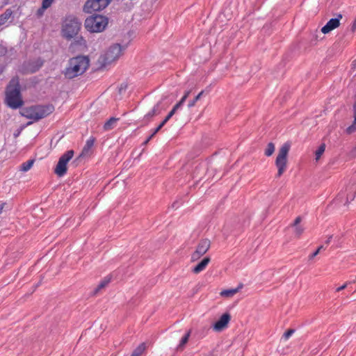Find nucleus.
Masks as SVG:
<instances>
[{
  "instance_id": "obj_29",
  "label": "nucleus",
  "mask_w": 356,
  "mask_h": 356,
  "mask_svg": "<svg viewBox=\"0 0 356 356\" xmlns=\"http://www.w3.org/2000/svg\"><path fill=\"white\" fill-rule=\"evenodd\" d=\"M53 1H54V0H42V8L38 10V12L42 13V10H44L47 9L49 7L51 6Z\"/></svg>"
},
{
  "instance_id": "obj_2",
  "label": "nucleus",
  "mask_w": 356,
  "mask_h": 356,
  "mask_svg": "<svg viewBox=\"0 0 356 356\" xmlns=\"http://www.w3.org/2000/svg\"><path fill=\"white\" fill-rule=\"evenodd\" d=\"M90 60L87 56H78L70 59L68 66L63 71L67 79H74L83 74L89 67Z\"/></svg>"
},
{
  "instance_id": "obj_18",
  "label": "nucleus",
  "mask_w": 356,
  "mask_h": 356,
  "mask_svg": "<svg viewBox=\"0 0 356 356\" xmlns=\"http://www.w3.org/2000/svg\"><path fill=\"white\" fill-rule=\"evenodd\" d=\"M119 120V118H116L114 117L111 118L109 120H108L104 124V131H109L113 129L117 122Z\"/></svg>"
},
{
  "instance_id": "obj_27",
  "label": "nucleus",
  "mask_w": 356,
  "mask_h": 356,
  "mask_svg": "<svg viewBox=\"0 0 356 356\" xmlns=\"http://www.w3.org/2000/svg\"><path fill=\"white\" fill-rule=\"evenodd\" d=\"M204 90H202L193 100L190 101L188 104V108H192L195 105V103L201 98L204 94Z\"/></svg>"
},
{
  "instance_id": "obj_42",
  "label": "nucleus",
  "mask_w": 356,
  "mask_h": 356,
  "mask_svg": "<svg viewBox=\"0 0 356 356\" xmlns=\"http://www.w3.org/2000/svg\"><path fill=\"white\" fill-rule=\"evenodd\" d=\"M330 238H331V236L327 239V241H326L327 243H328L330 241Z\"/></svg>"
},
{
  "instance_id": "obj_4",
  "label": "nucleus",
  "mask_w": 356,
  "mask_h": 356,
  "mask_svg": "<svg viewBox=\"0 0 356 356\" xmlns=\"http://www.w3.org/2000/svg\"><path fill=\"white\" fill-rule=\"evenodd\" d=\"M108 19L106 17L100 15H92L85 21L86 29L91 33H99L107 26Z\"/></svg>"
},
{
  "instance_id": "obj_34",
  "label": "nucleus",
  "mask_w": 356,
  "mask_h": 356,
  "mask_svg": "<svg viewBox=\"0 0 356 356\" xmlns=\"http://www.w3.org/2000/svg\"><path fill=\"white\" fill-rule=\"evenodd\" d=\"M156 134H154V130H152L151 135L144 141L143 145H147Z\"/></svg>"
},
{
  "instance_id": "obj_12",
  "label": "nucleus",
  "mask_w": 356,
  "mask_h": 356,
  "mask_svg": "<svg viewBox=\"0 0 356 356\" xmlns=\"http://www.w3.org/2000/svg\"><path fill=\"white\" fill-rule=\"evenodd\" d=\"M230 315L228 313L223 314L220 319L217 321L213 325V328L215 331H221L225 328L230 321Z\"/></svg>"
},
{
  "instance_id": "obj_32",
  "label": "nucleus",
  "mask_w": 356,
  "mask_h": 356,
  "mask_svg": "<svg viewBox=\"0 0 356 356\" xmlns=\"http://www.w3.org/2000/svg\"><path fill=\"white\" fill-rule=\"evenodd\" d=\"M323 249H325L323 245L319 246L317 250L309 256V259H312L314 257H315Z\"/></svg>"
},
{
  "instance_id": "obj_14",
  "label": "nucleus",
  "mask_w": 356,
  "mask_h": 356,
  "mask_svg": "<svg viewBox=\"0 0 356 356\" xmlns=\"http://www.w3.org/2000/svg\"><path fill=\"white\" fill-rule=\"evenodd\" d=\"M176 109L172 108V109L170 111V113L167 115V116L164 118V120L160 123V124L154 129V134L158 133L161 129L167 123V122L173 116V115L176 112Z\"/></svg>"
},
{
  "instance_id": "obj_26",
  "label": "nucleus",
  "mask_w": 356,
  "mask_h": 356,
  "mask_svg": "<svg viewBox=\"0 0 356 356\" xmlns=\"http://www.w3.org/2000/svg\"><path fill=\"white\" fill-rule=\"evenodd\" d=\"M275 151V145L273 143H269L265 150V155L267 156H271Z\"/></svg>"
},
{
  "instance_id": "obj_6",
  "label": "nucleus",
  "mask_w": 356,
  "mask_h": 356,
  "mask_svg": "<svg viewBox=\"0 0 356 356\" xmlns=\"http://www.w3.org/2000/svg\"><path fill=\"white\" fill-rule=\"evenodd\" d=\"M122 47L119 44L111 46L106 53L99 57V63L102 66L106 67L118 59L122 54Z\"/></svg>"
},
{
  "instance_id": "obj_35",
  "label": "nucleus",
  "mask_w": 356,
  "mask_h": 356,
  "mask_svg": "<svg viewBox=\"0 0 356 356\" xmlns=\"http://www.w3.org/2000/svg\"><path fill=\"white\" fill-rule=\"evenodd\" d=\"M300 221H301V218L300 216L297 217L293 222V225L294 226L298 225V224L300 222Z\"/></svg>"
},
{
  "instance_id": "obj_37",
  "label": "nucleus",
  "mask_w": 356,
  "mask_h": 356,
  "mask_svg": "<svg viewBox=\"0 0 356 356\" xmlns=\"http://www.w3.org/2000/svg\"><path fill=\"white\" fill-rule=\"evenodd\" d=\"M351 29L353 31H355L356 30V19L354 20Z\"/></svg>"
},
{
  "instance_id": "obj_23",
  "label": "nucleus",
  "mask_w": 356,
  "mask_h": 356,
  "mask_svg": "<svg viewBox=\"0 0 356 356\" xmlns=\"http://www.w3.org/2000/svg\"><path fill=\"white\" fill-rule=\"evenodd\" d=\"M34 163V160H28L27 161L23 163L20 166V170L23 172H27L33 166Z\"/></svg>"
},
{
  "instance_id": "obj_13",
  "label": "nucleus",
  "mask_w": 356,
  "mask_h": 356,
  "mask_svg": "<svg viewBox=\"0 0 356 356\" xmlns=\"http://www.w3.org/2000/svg\"><path fill=\"white\" fill-rule=\"evenodd\" d=\"M209 261L210 258L209 257H204L197 265L193 268V272L195 274H198L203 271L209 264Z\"/></svg>"
},
{
  "instance_id": "obj_15",
  "label": "nucleus",
  "mask_w": 356,
  "mask_h": 356,
  "mask_svg": "<svg viewBox=\"0 0 356 356\" xmlns=\"http://www.w3.org/2000/svg\"><path fill=\"white\" fill-rule=\"evenodd\" d=\"M243 284H240L238 287L235 289H226L223 290L220 292V296L223 297H232L235 295L238 291L243 288Z\"/></svg>"
},
{
  "instance_id": "obj_19",
  "label": "nucleus",
  "mask_w": 356,
  "mask_h": 356,
  "mask_svg": "<svg viewBox=\"0 0 356 356\" xmlns=\"http://www.w3.org/2000/svg\"><path fill=\"white\" fill-rule=\"evenodd\" d=\"M111 282V277H106L104 278L103 280H102L99 284L97 285V286L94 290V294H97L100 290L104 289L107 284Z\"/></svg>"
},
{
  "instance_id": "obj_9",
  "label": "nucleus",
  "mask_w": 356,
  "mask_h": 356,
  "mask_svg": "<svg viewBox=\"0 0 356 356\" xmlns=\"http://www.w3.org/2000/svg\"><path fill=\"white\" fill-rule=\"evenodd\" d=\"M74 156L73 150H68L65 152L59 159L58 162L56 166L54 172L59 177H63L66 174L67 165L70 159Z\"/></svg>"
},
{
  "instance_id": "obj_21",
  "label": "nucleus",
  "mask_w": 356,
  "mask_h": 356,
  "mask_svg": "<svg viewBox=\"0 0 356 356\" xmlns=\"http://www.w3.org/2000/svg\"><path fill=\"white\" fill-rule=\"evenodd\" d=\"M159 114V104H156L151 111H149L145 116L144 119L149 120L154 115Z\"/></svg>"
},
{
  "instance_id": "obj_10",
  "label": "nucleus",
  "mask_w": 356,
  "mask_h": 356,
  "mask_svg": "<svg viewBox=\"0 0 356 356\" xmlns=\"http://www.w3.org/2000/svg\"><path fill=\"white\" fill-rule=\"evenodd\" d=\"M211 245L210 241L207 238L202 239L195 250V251L191 255V260L193 261L198 260L202 256H203L209 249Z\"/></svg>"
},
{
  "instance_id": "obj_24",
  "label": "nucleus",
  "mask_w": 356,
  "mask_h": 356,
  "mask_svg": "<svg viewBox=\"0 0 356 356\" xmlns=\"http://www.w3.org/2000/svg\"><path fill=\"white\" fill-rule=\"evenodd\" d=\"M190 92H191L190 90L186 91L184 95L181 97L180 101L174 106L173 108H175L176 110L179 108L183 105V104L185 102V101L188 98V97L189 96Z\"/></svg>"
},
{
  "instance_id": "obj_31",
  "label": "nucleus",
  "mask_w": 356,
  "mask_h": 356,
  "mask_svg": "<svg viewBox=\"0 0 356 356\" xmlns=\"http://www.w3.org/2000/svg\"><path fill=\"white\" fill-rule=\"evenodd\" d=\"M7 52H8L7 47L5 45L1 44H0V57L4 56L7 54Z\"/></svg>"
},
{
  "instance_id": "obj_1",
  "label": "nucleus",
  "mask_w": 356,
  "mask_h": 356,
  "mask_svg": "<svg viewBox=\"0 0 356 356\" xmlns=\"http://www.w3.org/2000/svg\"><path fill=\"white\" fill-rule=\"evenodd\" d=\"M6 103L11 108L17 109L22 106L23 100L20 92L19 79L13 76L6 90Z\"/></svg>"
},
{
  "instance_id": "obj_11",
  "label": "nucleus",
  "mask_w": 356,
  "mask_h": 356,
  "mask_svg": "<svg viewBox=\"0 0 356 356\" xmlns=\"http://www.w3.org/2000/svg\"><path fill=\"white\" fill-rule=\"evenodd\" d=\"M342 15L339 14L337 17L330 19L327 24L321 29L322 33L324 34L330 33L331 31L337 28L340 25V19Z\"/></svg>"
},
{
  "instance_id": "obj_28",
  "label": "nucleus",
  "mask_w": 356,
  "mask_h": 356,
  "mask_svg": "<svg viewBox=\"0 0 356 356\" xmlns=\"http://www.w3.org/2000/svg\"><path fill=\"white\" fill-rule=\"evenodd\" d=\"M94 143L95 139L93 138H90L88 140H87L83 151L87 152L94 145Z\"/></svg>"
},
{
  "instance_id": "obj_33",
  "label": "nucleus",
  "mask_w": 356,
  "mask_h": 356,
  "mask_svg": "<svg viewBox=\"0 0 356 356\" xmlns=\"http://www.w3.org/2000/svg\"><path fill=\"white\" fill-rule=\"evenodd\" d=\"M294 227H295L296 234L298 236H300L302 234L304 229L301 226H299V225L294 226Z\"/></svg>"
},
{
  "instance_id": "obj_7",
  "label": "nucleus",
  "mask_w": 356,
  "mask_h": 356,
  "mask_svg": "<svg viewBox=\"0 0 356 356\" xmlns=\"http://www.w3.org/2000/svg\"><path fill=\"white\" fill-rule=\"evenodd\" d=\"M290 147V144L289 143H285L279 149V152L275 160V165L277 168V177H281L286 169L287 156Z\"/></svg>"
},
{
  "instance_id": "obj_40",
  "label": "nucleus",
  "mask_w": 356,
  "mask_h": 356,
  "mask_svg": "<svg viewBox=\"0 0 356 356\" xmlns=\"http://www.w3.org/2000/svg\"><path fill=\"white\" fill-rule=\"evenodd\" d=\"M5 204H6L5 203H2L0 205V213L1 212V211H2L3 208V207L5 206Z\"/></svg>"
},
{
  "instance_id": "obj_20",
  "label": "nucleus",
  "mask_w": 356,
  "mask_h": 356,
  "mask_svg": "<svg viewBox=\"0 0 356 356\" xmlns=\"http://www.w3.org/2000/svg\"><path fill=\"white\" fill-rule=\"evenodd\" d=\"M191 335V330L187 331L185 334L182 337L179 343L177 346V349L182 350L184 347V346L187 343L188 341L189 337Z\"/></svg>"
},
{
  "instance_id": "obj_3",
  "label": "nucleus",
  "mask_w": 356,
  "mask_h": 356,
  "mask_svg": "<svg viewBox=\"0 0 356 356\" xmlns=\"http://www.w3.org/2000/svg\"><path fill=\"white\" fill-rule=\"evenodd\" d=\"M54 111V106L51 104L36 105L24 108L22 114L27 119L38 121L52 113Z\"/></svg>"
},
{
  "instance_id": "obj_38",
  "label": "nucleus",
  "mask_w": 356,
  "mask_h": 356,
  "mask_svg": "<svg viewBox=\"0 0 356 356\" xmlns=\"http://www.w3.org/2000/svg\"><path fill=\"white\" fill-rule=\"evenodd\" d=\"M346 287V284H343V285H342V286H341L338 287V288L337 289V291H341V290L344 289Z\"/></svg>"
},
{
  "instance_id": "obj_36",
  "label": "nucleus",
  "mask_w": 356,
  "mask_h": 356,
  "mask_svg": "<svg viewBox=\"0 0 356 356\" xmlns=\"http://www.w3.org/2000/svg\"><path fill=\"white\" fill-rule=\"evenodd\" d=\"M39 63H40L38 65L37 67L34 70H33V72L38 70L39 68L42 65V64H43L42 61H39Z\"/></svg>"
},
{
  "instance_id": "obj_16",
  "label": "nucleus",
  "mask_w": 356,
  "mask_h": 356,
  "mask_svg": "<svg viewBox=\"0 0 356 356\" xmlns=\"http://www.w3.org/2000/svg\"><path fill=\"white\" fill-rule=\"evenodd\" d=\"M353 118L354 120L353 124L348 127L346 129V132L348 134H351L356 131V101L353 104Z\"/></svg>"
},
{
  "instance_id": "obj_25",
  "label": "nucleus",
  "mask_w": 356,
  "mask_h": 356,
  "mask_svg": "<svg viewBox=\"0 0 356 356\" xmlns=\"http://www.w3.org/2000/svg\"><path fill=\"white\" fill-rule=\"evenodd\" d=\"M325 149V145L321 144L315 152L316 160L318 161L321 155L323 154Z\"/></svg>"
},
{
  "instance_id": "obj_41",
  "label": "nucleus",
  "mask_w": 356,
  "mask_h": 356,
  "mask_svg": "<svg viewBox=\"0 0 356 356\" xmlns=\"http://www.w3.org/2000/svg\"><path fill=\"white\" fill-rule=\"evenodd\" d=\"M20 134V131H18L17 132L15 133L14 134V136L15 138H17Z\"/></svg>"
},
{
  "instance_id": "obj_17",
  "label": "nucleus",
  "mask_w": 356,
  "mask_h": 356,
  "mask_svg": "<svg viewBox=\"0 0 356 356\" xmlns=\"http://www.w3.org/2000/svg\"><path fill=\"white\" fill-rule=\"evenodd\" d=\"M13 12L11 9L8 8L5 10L3 13L0 15V26L5 24L8 20L13 15Z\"/></svg>"
},
{
  "instance_id": "obj_8",
  "label": "nucleus",
  "mask_w": 356,
  "mask_h": 356,
  "mask_svg": "<svg viewBox=\"0 0 356 356\" xmlns=\"http://www.w3.org/2000/svg\"><path fill=\"white\" fill-rule=\"evenodd\" d=\"M111 0H87L85 3L83 10L86 13L101 11L106 8Z\"/></svg>"
},
{
  "instance_id": "obj_22",
  "label": "nucleus",
  "mask_w": 356,
  "mask_h": 356,
  "mask_svg": "<svg viewBox=\"0 0 356 356\" xmlns=\"http://www.w3.org/2000/svg\"><path fill=\"white\" fill-rule=\"evenodd\" d=\"M146 348L145 343H140L132 353L133 356H140Z\"/></svg>"
},
{
  "instance_id": "obj_5",
  "label": "nucleus",
  "mask_w": 356,
  "mask_h": 356,
  "mask_svg": "<svg viewBox=\"0 0 356 356\" xmlns=\"http://www.w3.org/2000/svg\"><path fill=\"white\" fill-rule=\"evenodd\" d=\"M81 26V23L76 17H67L62 29L63 37L67 40L73 38L78 34Z\"/></svg>"
},
{
  "instance_id": "obj_39",
  "label": "nucleus",
  "mask_w": 356,
  "mask_h": 356,
  "mask_svg": "<svg viewBox=\"0 0 356 356\" xmlns=\"http://www.w3.org/2000/svg\"><path fill=\"white\" fill-rule=\"evenodd\" d=\"M353 199H354V196H350V197H348H348H347V202H351L352 200H353Z\"/></svg>"
},
{
  "instance_id": "obj_30",
  "label": "nucleus",
  "mask_w": 356,
  "mask_h": 356,
  "mask_svg": "<svg viewBox=\"0 0 356 356\" xmlns=\"http://www.w3.org/2000/svg\"><path fill=\"white\" fill-rule=\"evenodd\" d=\"M295 330L293 329H289L286 332H285L282 336V338L284 340H288L290 337L294 333Z\"/></svg>"
}]
</instances>
